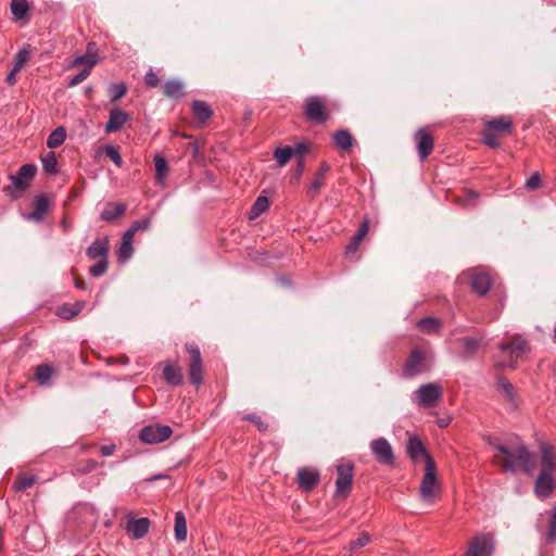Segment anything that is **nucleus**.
<instances>
[{"instance_id": "1", "label": "nucleus", "mask_w": 556, "mask_h": 556, "mask_svg": "<svg viewBox=\"0 0 556 556\" xmlns=\"http://www.w3.org/2000/svg\"><path fill=\"white\" fill-rule=\"evenodd\" d=\"M492 444L498 452L495 458L503 469L515 472L520 466L526 473L531 475L533 472L535 460L525 444L518 440L508 443L496 442Z\"/></svg>"}, {"instance_id": "2", "label": "nucleus", "mask_w": 556, "mask_h": 556, "mask_svg": "<svg viewBox=\"0 0 556 556\" xmlns=\"http://www.w3.org/2000/svg\"><path fill=\"white\" fill-rule=\"evenodd\" d=\"M542 469L534 483L538 497L546 498L555 489L556 452L553 446L543 443L540 447Z\"/></svg>"}, {"instance_id": "3", "label": "nucleus", "mask_w": 556, "mask_h": 556, "mask_svg": "<svg viewBox=\"0 0 556 556\" xmlns=\"http://www.w3.org/2000/svg\"><path fill=\"white\" fill-rule=\"evenodd\" d=\"M528 351L527 341L516 336L510 342L502 343L500 345V354L496 356V365L498 367L514 368L516 361L526 354Z\"/></svg>"}, {"instance_id": "4", "label": "nucleus", "mask_w": 556, "mask_h": 556, "mask_svg": "<svg viewBox=\"0 0 556 556\" xmlns=\"http://www.w3.org/2000/svg\"><path fill=\"white\" fill-rule=\"evenodd\" d=\"M430 366L431 354L421 348H415L403 365L402 376L406 379H412L429 370Z\"/></svg>"}, {"instance_id": "5", "label": "nucleus", "mask_w": 556, "mask_h": 556, "mask_svg": "<svg viewBox=\"0 0 556 556\" xmlns=\"http://www.w3.org/2000/svg\"><path fill=\"white\" fill-rule=\"evenodd\" d=\"M420 497L428 504H433L440 493V485L437 480V466L431 456H427L425 475L419 488Z\"/></svg>"}, {"instance_id": "6", "label": "nucleus", "mask_w": 556, "mask_h": 556, "mask_svg": "<svg viewBox=\"0 0 556 556\" xmlns=\"http://www.w3.org/2000/svg\"><path fill=\"white\" fill-rule=\"evenodd\" d=\"M36 166L34 164L22 165L16 174L11 175V185L7 186L3 191L13 199H16L18 194L16 192L23 191L27 188L31 179L36 174Z\"/></svg>"}, {"instance_id": "7", "label": "nucleus", "mask_w": 556, "mask_h": 556, "mask_svg": "<svg viewBox=\"0 0 556 556\" xmlns=\"http://www.w3.org/2000/svg\"><path fill=\"white\" fill-rule=\"evenodd\" d=\"M443 388L437 382L420 386L412 396V401L419 407H431L440 401Z\"/></svg>"}, {"instance_id": "8", "label": "nucleus", "mask_w": 556, "mask_h": 556, "mask_svg": "<svg viewBox=\"0 0 556 556\" xmlns=\"http://www.w3.org/2000/svg\"><path fill=\"white\" fill-rule=\"evenodd\" d=\"M173 434L169 426L149 425L140 430L139 438L148 444H156L166 441Z\"/></svg>"}, {"instance_id": "9", "label": "nucleus", "mask_w": 556, "mask_h": 556, "mask_svg": "<svg viewBox=\"0 0 556 556\" xmlns=\"http://www.w3.org/2000/svg\"><path fill=\"white\" fill-rule=\"evenodd\" d=\"M353 464L344 463L337 466L338 478L336 480V494L348 496L353 481Z\"/></svg>"}, {"instance_id": "10", "label": "nucleus", "mask_w": 556, "mask_h": 556, "mask_svg": "<svg viewBox=\"0 0 556 556\" xmlns=\"http://www.w3.org/2000/svg\"><path fill=\"white\" fill-rule=\"evenodd\" d=\"M494 548L493 535L483 533L476 536L469 544L467 556H491Z\"/></svg>"}, {"instance_id": "11", "label": "nucleus", "mask_w": 556, "mask_h": 556, "mask_svg": "<svg viewBox=\"0 0 556 556\" xmlns=\"http://www.w3.org/2000/svg\"><path fill=\"white\" fill-rule=\"evenodd\" d=\"M187 351L190 354L189 376L193 384L199 386L203 380L202 357L199 348L195 344H187Z\"/></svg>"}, {"instance_id": "12", "label": "nucleus", "mask_w": 556, "mask_h": 556, "mask_svg": "<svg viewBox=\"0 0 556 556\" xmlns=\"http://www.w3.org/2000/svg\"><path fill=\"white\" fill-rule=\"evenodd\" d=\"M370 450L376 459L383 465L394 463V454L391 444L384 438H378L370 443Z\"/></svg>"}, {"instance_id": "13", "label": "nucleus", "mask_w": 556, "mask_h": 556, "mask_svg": "<svg viewBox=\"0 0 556 556\" xmlns=\"http://www.w3.org/2000/svg\"><path fill=\"white\" fill-rule=\"evenodd\" d=\"M150 525L151 522L148 518H135L131 514H129L126 531L132 539L140 540L144 538L149 532Z\"/></svg>"}, {"instance_id": "14", "label": "nucleus", "mask_w": 556, "mask_h": 556, "mask_svg": "<svg viewBox=\"0 0 556 556\" xmlns=\"http://www.w3.org/2000/svg\"><path fill=\"white\" fill-rule=\"evenodd\" d=\"M305 114L308 119L324 123L327 119L324 101L319 97H309L305 101Z\"/></svg>"}, {"instance_id": "15", "label": "nucleus", "mask_w": 556, "mask_h": 556, "mask_svg": "<svg viewBox=\"0 0 556 556\" xmlns=\"http://www.w3.org/2000/svg\"><path fill=\"white\" fill-rule=\"evenodd\" d=\"M415 141L418 156L421 161L426 160L432 152L434 147L433 138L424 129L417 130Z\"/></svg>"}, {"instance_id": "16", "label": "nucleus", "mask_w": 556, "mask_h": 556, "mask_svg": "<svg viewBox=\"0 0 556 556\" xmlns=\"http://www.w3.org/2000/svg\"><path fill=\"white\" fill-rule=\"evenodd\" d=\"M299 486L305 491L312 490L320 480L317 469L303 467L298 471Z\"/></svg>"}, {"instance_id": "17", "label": "nucleus", "mask_w": 556, "mask_h": 556, "mask_svg": "<svg viewBox=\"0 0 556 556\" xmlns=\"http://www.w3.org/2000/svg\"><path fill=\"white\" fill-rule=\"evenodd\" d=\"M129 116L121 109H113L110 112L109 121L104 127L105 132H115L123 128Z\"/></svg>"}, {"instance_id": "18", "label": "nucleus", "mask_w": 556, "mask_h": 556, "mask_svg": "<svg viewBox=\"0 0 556 556\" xmlns=\"http://www.w3.org/2000/svg\"><path fill=\"white\" fill-rule=\"evenodd\" d=\"M34 211L30 213L26 219L39 222L43 218V216L49 212V199L46 194H40L35 198L33 203Z\"/></svg>"}, {"instance_id": "19", "label": "nucleus", "mask_w": 556, "mask_h": 556, "mask_svg": "<svg viewBox=\"0 0 556 556\" xmlns=\"http://www.w3.org/2000/svg\"><path fill=\"white\" fill-rule=\"evenodd\" d=\"M484 125L489 131L509 134L513 128V119L509 116H502L488 119Z\"/></svg>"}, {"instance_id": "20", "label": "nucleus", "mask_w": 556, "mask_h": 556, "mask_svg": "<svg viewBox=\"0 0 556 556\" xmlns=\"http://www.w3.org/2000/svg\"><path fill=\"white\" fill-rule=\"evenodd\" d=\"M471 287L479 295L488 293L491 287V278L483 271H475L471 275Z\"/></svg>"}, {"instance_id": "21", "label": "nucleus", "mask_w": 556, "mask_h": 556, "mask_svg": "<svg viewBox=\"0 0 556 556\" xmlns=\"http://www.w3.org/2000/svg\"><path fill=\"white\" fill-rule=\"evenodd\" d=\"M108 252H109V242L108 239L100 240L96 239L91 245H89L86 250V254L90 260L96 258H108Z\"/></svg>"}, {"instance_id": "22", "label": "nucleus", "mask_w": 556, "mask_h": 556, "mask_svg": "<svg viewBox=\"0 0 556 556\" xmlns=\"http://www.w3.org/2000/svg\"><path fill=\"white\" fill-rule=\"evenodd\" d=\"M406 450L412 459L417 460L420 457H425V460L427 462V456L429 455L427 454L424 444L417 437H410L408 439Z\"/></svg>"}, {"instance_id": "23", "label": "nucleus", "mask_w": 556, "mask_h": 556, "mask_svg": "<svg viewBox=\"0 0 556 556\" xmlns=\"http://www.w3.org/2000/svg\"><path fill=\"white\" fill-rule=\"evenodd\" d=\"M329 170H330V166L325 162L321 163L318 173L316 174L314 180L312 181V184L309 185V187L307 189V194L309 197L314 198L319 193V191L324 185V177Z\"/></svg>"}, {"instance_id": "24", "label": "nucleus", "mask_w": 556, "mask_h": 556, "mask_svg": "<svg viewBox=\"0 0 556 556\" xmlns=\"http://www.w3.org/2000/svg\"><path fill=\"white\" fill-rule=\"evenodd\" d=\"M126 206L122 203H108L100 214V218L105 222H112L125 213Z\"/></svg>"}, {"instance_id": "25", "label": "nucleus", "mask_w": 556, "mask_h": 556, "mask_svg": "<svg viewBox=\"0 0 556 556\" xmlns=\"http://www.w3.org/2000/svg\"><path fill=\"white\" fill-rule=\"evenodd\" d=\"M164 379L172 386H179L182 383V374L179 367L167 364L163 370Z\"/></svg>"}, {"instance_id": "26", "label": "nucleus", "mask_w": 556, "mask_h": 556, "mask_svg": "<svg viewBox=\"0 0 556 556\" xmlns=\"http://www.w3.org/2000/svg\"><path fill=\"white\" fill-rule=\"evenodd\" d=\"M175 538L178 542H182L187 539V521L185 515L181 511L175 515Z\"/></svg>"}, {"instance_id": "27", "label": "nucleus", "mask_w": 556, "mask_h": 556, "mask_svg": "<svg viewBox=\"0 0 556 556\" xmlns=\"http://www.w3.org/2000/svg\"><path fill=\"white\" fill-rule=\"evenodd\" d=\"M336 144L342 150H348L353 146L354 139L346 129H340L333 134Z\"/></svg>"}, {"instance_id": "28", "label": "nucleus", "mask_w": 556, "mask_h": 556, "mask_svg": "<svg viewBox=\"0 0 556 556\" xmlns=\"http://www.w3.org/2000/svg\"><path fill=\"white\" fill-rule=\"evenodd\" d=\"M66 139V130L64 127H56L48 137L47 146L51 149H55L64 143Z\"/></svg>"}, {"instance_id": "29", "label": "nucleus", "mask_w": 556, "mask_h": 556, "mask_svg": "<svg viewBox=\"0 0 556 556\" xmlns=\"http://www.w3.org/2000/svg\"><path fill=\"white\" fill-rule=\"evenodd\" d=\"M192 110L195 117L201 122H206L212 116V110L204 101H193Z\"/></svg>"}, {"instance_id": "30", "label": "nucleus", "mask_w": 556, "mask_h": 556, "mask_svg": "<svg viewBox=\"0 0 556 556\" xmlns=\"http://www.w3.org/2000/svg\"><path fill=\"white\" fill-rule=\"evenodd\" d=\"M269 207V200L265 195H258L249 212V218L254 219L258 217Z\"/></svg>"}, {"instance_id": "31", "label": "nucleus", "mask_w": 556, "mask_h": 556, "mask_svg": "<svg viewBox=\"0 0 556 556\" xmlns=\"http://www.w3.org/2000/svg\"><path fill=\"white\" fill-rule=\"evenodd\" d=\"M185 86L179 80H168L164 86V93L169 98H179L184 94Z\"/></svg>"}, {"instance_id": "32", "label": "nucleus", "mask_w": 556, "mask_h": 556, "mask_svg": "<svg viewBox=\"0 0 556 556\" xmlns=\"http://www.w3.org/2000/svg\"><path fill=\"white\" fill-rule=\"evenodd\" d=\"M292 155L293 151L291 150V146L278 147L274 152L275 160L280 167L287 165Z\"/></svg>"}, {"instance_id": "33", "label": "nucleus", "mask_w": 556, "mask_h": 556, "mask_svg": "<svg viewBox=\"0 0 556 556\" xmlns=\"http://www.w3.org/2000/svg\"><path fill=\"white\" fill-rule=\"evenodd\" d=\"M370 538L367 533H362L356 540L351 541L349 546L343 548V556H352L356 548L364 547L368 544Z\"/></svg>"}, {"instance_id": "34", "label": "nucleus", "mask_w": 556, "mask_h": 556, "mask_svg": "<svg viewBox=\"0 0 556 556\" xmlns=\"http://www.w3.org/2000/svg\"><path fill=\"white\" fill-rule=\"evenodd\" d=\"M84 303L79 302L74 305L65 304L59 307L58 315L64 319H71L76 316L83 308Z\"/></svg>"}, {"instance_id": "35", "label": "nucleus", "mask_w": 556, "mask_h": 556, "mask_svg": "<svg viewBox=\"0 0 556 556\" xmlns=\"http://www.w3.org/2000/svg\"><path fill=\"white\" fill-rule=\"evenodd\" d=\"M53 374V368L49 365L42 364L36 368V379L40 386L49 383Z\"/></svg>"}, {"instance_id": "36", "label": "nucleus", "mask_w": 556, "mask_h": 556, "mask_svg": "<svg viewBox=\"0 0 556 556\" xmlns=\"http://www.w3.org/2000/svg\"><path fill=\"white\" fill-rule=\"evenodd\" d=\"M41 164L46 173L55 174L58 172L56 156L52 151L41 156Z\"/></svg>"}, {"instance_id": "37", "label": "nucleus", "mask_w": 556, "mask_h": 556, "mask_svg": "<svg viewBox=\"0 0 556 556\" xmlns=\"http://www.w3.org/2000/svg\"><path fill=\"white\" fill-rule=\"evenodd\" d=\"M29 7L26 0H12L11 12L15 20H22L26 16Z\"/></svg>"}, {"instance_id": "38", "label": "nucleus", "mask_w": 556, "mask_h": 556, "mask_svg": "<svg viewBox=\"0 0 556 556\" xmlns=\"http://www.w3.org/2000/svg\"><path fill=\"white\" fill-rule=\"evenodd\" d=\"M156 181L162 184L168 173V165L164 157L156 155L154 157Z\"/></svg>"}, {"instance_id": "39", "label": "nucleus", "mask_w": 556, "mask_h": 556, "mask_svg": "<svg viewBox=\"0 0 556 556\" xmlns=\"http://www.w3.org/2000/svg\"><path fill=\"white\" fill-rule=\"evenodd\" d=\"M440 321L432 317H426L418 321V327L427 332H435L440 329Z\"/></svg>"}, {"instance_id": "40", "label": "nucleus", "mask_w": 556, "mask_h": 556, "mask_svg": "<svg viewBox=\"0 0 556 556\" xmlns=\"http://www.w3.org/2000/svg\"><path fill=\"white\" fill-rule=\"evenodd\" d=\"M134 254V247L131 242L122 241L121 247L117 251V257L122 263L130 260Z\"/></svg>"}, {"instance_id": "41", "label": "nucleus", "mask_w": 556, "mask_h": 556, "mask_svg": "<svg viewBox=\"0 0 556 556\" xmlns=\"http://www.w3.org/2000/svg\"><path fill=\"white\" fill-rule=\"evenodd\" d=\"M127 88L124 84H112L109 87V94L112 102H115L126 94Z\"/></svg>"}, {"instance_id": "42", "label": "nucleus", "mask_w": 556, "mask_h": 556, "mask_svg": "<svg viewBox=\"0 0 556 556\" xmlns=\"http://www.w3.org/2000/svg\"><path fill=\"white\" fill-rule=\"evenodd\" d=\"M105 155L118 167H122L123 160L117 148L112 144H108L103 148Z\"/></svg>"}, {"instance_id": "43", "label": "nucleus", "mask_w": 556, "mask_h": 556, "mask_svg": "<svg viewBox=\"0 0 556 556\" xmlns=\"http://www.w3.org/2000/svg\"><path fill=\"white\" fill-rule=\"evenodd\" d=\"M462 343L465 348L466 354L469 356L473 355L480 346V340L476 338H464L462 339Z\"/></svg>"}, {"instance_id": "44", "label": "nucleus", "mask_w": 556, "mask_h": 556, "mask_svg": "<svg viewBox=\"0 0 556 556\" xmlns=\"http://www.w3.org/2000/svg\"><path fill=\"white\" fill-rule=\"evenodd\" d=\"M108 269V258L99 260V262L89 268L92 277L99 278L105 274Z\"/></svg>"}, {"instance_id": "45", "label": "nucleus", "mask_w": 556, "mask_h": 556, "mask_svg": "<svg viewBox=\"0 0 556 556\" xmlns=\"http://www.w3.org/2000/svg\"><path fill=\"white\" fill-rule=\"evenodd\" d=\"M35 476H20L14 482V489L16 491H24L35 482Z\"/></svg>"}, {"instance_id": "46", "label": "nucleus", "mask_w": 556, "mask_h": 556, "mask_svg": "<svg viewBox=\"0 0 556 556\" xmlns=\"http://www.w3.org/2000/svg\"><path fill=\"white\" fill-rule=\"evenodd\" d=\"M546 540L548 542L556 541V506L551 511L549 528L546 533Z\"/></svg>"}, {"instance_id": "47", "label": "nucleus", "mask_w": 556, "mask_h": 556, "mask_svg": "<svg viewBox=\"0 0 556 556\" xmlns=\"http://www.w3.org/2000/svg\"><path fill=\"white\" fill-rule=\"evenodd\" d=\"M29 52L26 49L20 50L15 55L14 72H18L28 61Z\"/></svg>"}, {"instance_id": "48", "label": "nucleus", "mask_w": 556, "mask_h": 556, "mask_svg": "<svg viewBox=\"0 0 556 556\" xmlns=\"http://www.w3.org/2000/svg\"><path fill=\"white\" fill-rule=\"evenodd\" d=\"M497 387L501 391H503L505 393V395L513 400L514 399V387L513 384L505 380V379H500L498 382H497Z\"/></svg>"}, {"instance_id": "49", "label": "nucleus", "mask_w": 556, "mask_h": 556, "mask_svg": "<svg viewBox=\"0 0 556 556\" xmlns=\"http://www.w3.org/2000/svg\"><path fill=\"white\" fill-rule=\"evenodd\" d=\"M526 188L530 191L536 190L541 186V176L534 173L526 180Z\"/></svg>"}, {"instance_id": "50", "label": "nucleus", "mask_w": 556, "mask_h": 556, "mask_svg": "<svg viewBox=\"0 0 556 556\" xmlns=\"http://www.w3.org/2000/svg\"><path fill=\"white\" fill-rule=\"evenodd\" d=\"M90 68H84L68 81V86L74 87L83 83L90 75Z\"/></svg>"}, {"instance_id": "51", "label": "nucleus", "mask_w": 556, "mask_h": 556, "mask_svg": "<svg viewBox=\"0 0 556 556\" xmlns=\"http://www.w3.org/2000/svg\"><path fill=\"white\" fill-rule=\"evenodd\" d=\"M96 59L93 56H90L88 54L86 55H78L75 60H74V65H80V64H87V67L86 68H92L96 64Z\"/></svg>"}, {"instance_id": "52", "label": "nucleus", "mask_w": 556, "mask_h": 556, "mask_svg": "<svg viewBox=\"0 0 556 556\" xmlns=\"http://www.w3.org/2000/svg\"><path fill=\"white\" fill-rule=\"evenodd\" d=\"M308 149H309V146L305 141H300V142L295 143L294 146H291V150L293 151V155L294 154L304 155L305 153L308 152Z\"/></svg>"}, {"instance_id": "53", "label": "nucleus", "mask_w": 556, "mask_h": 556, "mask_svg": "<svg viewBox=\"0 0 556 556\" xmlns=\"http://www.w3.org/2000/svg\"><path fill=\"white\" fill-rule=\"evenodd\" d=\"M482 141L491 147V148H494V149H497L500 148V141L497 140V138L492 135V134H483V137H482Z\"/></svg>"}, {"instance_id": "54", "label": "nucleus", "mask_w": 556, "mask_h": 556, "mask_svg": "<svg viewBox=\"0 0 556 556\" xmlns=\"http://www.w3.org/2000/svg\"><path fill=\"white\" fill-rule=\"evenodd\" d=\"M146 84L149 87H157L160 84V78L152 70H150L146 75Z\"/></svg>"}, {"instance_id": "55", "label": "nucleus", "mask_w": 556, "mask_h": 556, "mask_svg": "<svg viewBox=\"0 0 556 556\" xmlns=\"http://www.w3.org/2000/svg\"><path fill=\"white\" fill-rule=\"evenodd\" d=\"M150 220L148 218H143V219H140V220H136L131 226L130 228H132L136 232L138 230H148L150 228Z\"/></svg>"}, {"instance_id": "56", "label": "nucleus", "mask_w": 556, "mask_h": 556, "mask_svg": "<svg viewBox=\"0 0 556 556\" xmlns=\"http://www.w3.org/2000/svg\"><path fill=\"white\" fill-rule=\"evenodd\" d=\"M244 418L247 420H250V421L254 422L260 430H266L267 429L265 424L262 421L261 417L257 416L256 414L247 415Z\"/></svg>"}, {"instance_id": "57", "label": "nucleus", "mask_w": 556, "mask_h": 556, "mask_svg": "<svg viewBox=\"0 0 556 556\" xmlns=\"http://www.w3.org/2000/svg\"><path fill=\"white\" fill-rule=\"evenodd\" d=\"M478 199V193L475 191H467L464 199V204L467 206L475 205Z\"/></svg>"}, {"instance_id": "58", "label": "nucleus", "mask_w": 556, "mask_h": 556, "mask_svg": "<svg viewBox=\"0 0 556 556\" xmlns=\"http://www.w3.org/2000/svg\"><path fill=\"white\" fill-rule=\"evenodd\" d=\"M368 230H369V224H368V220L365 219L362 223V225H361L359 229L357 230V232L355 233V236L357 237V240H363L364 237L367 235Z\"/></svg>"}, {"instance_id": "59", "label": "nucleus", "mask_w": 556, "mask_h": 556, "mask_svg": "<svg viewBox=\"0 0 556 556\" xmlns=\"http://www.w3.org/2000/svg\"><path fill=\"white\" fill-rule=\"evenodd\" d=\"M362 240H357V237L354 235L352 241L346 247V253H354L357 249Z\"/></svg>"}, {"instance_id": "60", "label": "nucleus", "mask_w": 556, "mask_h": 556, "mask_svg": "<svg viewBox=\"0 0 556 556\" xmlns=\"http://www.w3.org/2000/svg\"><path fill=\"white\" fill-rule=\"evenodd\" d=\"M114 451H115L114 444L104 445L100 448L101 455L104 457L111 456L114 453Z\"/></svg>"}, {"instance_id": "61", "label": "nucleus", "mask_w": 556, "mask_h": 556, "mask_svg": "<svg viewBox=\"0 0 556 556\" xmlns=\"http://www.w3.org/2000/svg\"><path fill=\"white\" fill-rule=\"evenodd\" d=\"M135 233H136V231L132 228L129 227L124 232L122 241H127V242H131L132 243V239H134Z\"/></svg>"}, {"instance_id": "62", "label": "nucleus", "mask_w": 556, "mask_h": 556, "mask_svg": "<svg viewBox=\"0 0 556 556\" xmlns=\"http://www.w3.org/2000/svg\"><path fill=\"white\" fill-rule=\"evenodd\" d=\"M160 479H169V477L167 475H164V473H159V475H155V476L147 478V481L148 482H153V481H156V480H160Z\"/></svg>"}, {"instance_id": "63", "label": "nucleus", "mask_w": 556, "mask_h": 556, "mask_svg": "<svg viewBox=\"0 0 556 556\" xmlns=\"http://www.w3.org/2000/svg\"><path fill=\"white\" fill-rule=\"evenodd\" d=\"M437 422H438V426H439L440 428H445V427H447V426L450 425V422H451V418H450V417H446V418H440V419H438V421H437Z\"/></svg>"}, {"instance_id": "64", "label": "nucleus", "mask_w": 556, "mask_h": 556, "mask_svg": "<svg viewBox=\"0 0 556 556\" xmlns=\"http://www.w3.org/2000/svg\"><path fill=\"white\" fill-rule=\"evenodd\" d=\"M15 74H16V72H14V68H13L12 72L7 77V80L9 84L15 83Z\"/></svg>"}]
</instances>
